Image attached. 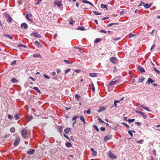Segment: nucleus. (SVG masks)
<instances>
[{
  "mask_svg": "<svg viewBox=\"0 0 160 160\" xmlns=\"http://www.w3.org/2000/svg\"><path fill=\"white\" fill-rule=\"evenodd\" d=\"M128 133L132 137H133V134L131 131L130 130H129L128 131Z\"/></svg>",
  "mask_w": 160,
  "mask_h": 160,
  "instance_id": "obj_46",
  "label": "nucleus"
},
{
  "mask_svg": "<svg viewBox=\"0 0 160 160\" xmlns=\"http://www.w3.org/2000/svg\"><path fill=\"white\" fill-rule=\"evenodd\" d=\"M100 130L102 131H104L105 130V128L104 127H101L100 128Z\"/></svg>",
  "mask_w": 160,
  "mask_h": 160,
  "instance_id": "obj_60",
  "label": "nucleus"
},
{
  "mask_svg": "<svg viewBox=\"0 0 160 160\" xmlns=\"http://www.w3.org/2000/svg\"><path fill=\"white\" fill-rule=\"evenodd\" d=\"M156 45L155 44H153L152 46L150 48V50L151 51L155 47Z\"/></svg>",
  "mask_w": 160,
  "mask_h": 160,
  "instance_id": "obj_58",
  "label": "nucleus"
},
{
  "mask_svg": "<svg viewBox=\"0 0 160 160\" xmlns=\"http://www.w3.org/2000/svg\"><path fill=\"white\" fill-rule=\"evenodd\" d=\"M100 32L101 33L103 32L104 33H107V32L106 31L103 30H101Z\"/></svg>",
  "mask_w": 160,
  "mask_h": 160,
  "instance_id": "obj_63",
  "label": "nucleus"
},
{
  "mask_svg": "<svg viewBox=\"0 0 160 160\" xmlns=\"http://www.w3.org/2000/svg\"><path fill=\"white\" fill-rule=\"evenodd\" d=\"M8 118H9V119H12V118H13V117L12 115L10 114H9V115H8Z\"/></svg>",
  "mask_w": 160,
  "mask_h": 160,
  "instance_id": "obj_45",
  "label": "nucleus"
},
{
  "mask_svg": "<svg viewBox=\"0 0 160 160\" xmlns=\"http://www.w3.org/2000/svg\"><path fill=\"white\" fill-rule=\"evenodd\" d=\"M33 57L34 58H37V57H40L41 58V57L40 54H34L33 55Z\"/></svg>",
  "mask_w": 160,
  "mask_h": 160,
  "instance_id": "obj_33",
  "label": "nucleus"
},
{
  "mask_svg": "<svg viewBox=\"0 0 160 160\" xmlns=\"http://www.w3.org/2000/svg\"><path fill=\"white\" fill-rule=\"evenodd\" d=\"M93 127L94 128H95L96 129V131L97 132H98L99 131V130L97 125H94L93 126Z\"/></svg>",
  "mask_w": 160,
  "mask_h": 160,
  "instance_id": "obj_37",
  "label": "nucleus"
},
{
  "mask_svg": "<svg viewBox=\"0 0 160 160\" xmlns=\"http://www.w3.org/2000/svg\"><path fill=\"white\" fill-rule=\"evenodd\" d=\"M41 1V0H38L35 3L37 5L39 4L40 3Z\"/></svg>",
  "mask_w": 160,
  "mask_h": 160,
  "instance_id": "obj_55",
  "label": "nucleus"
},
{
  "mask_svg": "<svg viewBox=\"0 0 160 160\" xmlns=\"http://www.w3.org/2000/svg\"><path fill=\"white\" fill-rule=\"evenodd\" d=\"M153 70L158 74L160 75V71L157 70L156 68L154 67H152Z\"/></svg>",
  "mask_w": 160,
  "mask_h": 160,
  "instance_id": "obj_25",
  "label": "nucleus"
},
{
  "mask_svg": "<svg viewBox=\"0 0 160 160\" xmlns=\"http://www.w3.org/2000/svg\"><path fill=\"white\" fill-rule=\"evenodd\" d=\"M91 112V110L90 109H88L86 112V113L87 114H89Z\"/></svg>",
  "mask_w": 160,
  "mask_h": 160,
  "instance_id": "obj_62",
  "label": "nucleus"
},
{
  "mask_svg": "<svg viewBox=\"0 0 160 160\" xmlns=\"http://www.w3.org/2000/svg\"><path fill=\"white\" fill-rule=\"evenodd\" d=\"M136 34H133L131 33L129 35V38H131L133 37L134 36H136Z\"/></svg>",
  "mask_w": 160,
  "mask_h": 160,
  "instance_id": "obj_61",
  "label": "nucleus"
},
{
  "mask_svg": "<svg viewBox=\"0 0 160 160\" xmlns=\"http://www.w3.org/2000/svg\"><path fill=\"white\" fill-rule=\"evenodd\" d=\"M33 89L36 91L37 92H38L39 93H41V92L40 90L38 89V88L37 87H34L33 88Z\"/></svg>",
  "mask_w": 160,
  "mask_h": 160,
  "instance_id": "obj_22",
  "label": "nucleus"
},
{
  "mask_svg": "<svg viewBox=\"0 0 160 160\" xmlns=\"http://www.w3.org/2000/svg\"><path fill=\"white\" fill-rule=\"evenodd\" d=\"M154 82H155L154 81L152 80L151 78H149L147 82V83L148 84L152 83Z\"/></svg>",
  "mask_w": 160,
  "mask_h": 160,
  "instance_id": "obj_15",
  "label": "nucleus"
},
{
  "mask_svg": "<svg viewBox=\"0 0 160 160\" xmlns=\"http://www.w3.org/2000/svg\"><path fill=\"white\" fill-rule=\"evenodd\" d=\"M20 138L19 137L16 138L14 142V145L15 146H18L20 142Z\"/></svg>",
  "mask_w": 160,
  "mask_h": 160,
  "instance_id": "obj_8",
  "label": "nucleus"
},
{
  "mask_svg": "<svg viewBox=\"0 0 160 160\" xmlns=\"http://www.w3.org/2000/svg\"><path fill=\"white\" fill-rule=\"evenodd\" d=\"M78 30H82V31H83L85 30V28L83 27L82 26H79L78 28Z\"/></svg>",
  "mask_w": 160,
  "mask_h": 160,
  "instance_id": "obj_35",
  "label": "nucleus"
},
{
  "mask_svg": "<svg viewBox=\"0 0 160 160\" xmlns=\"http://www.w3.org/2000/svg\"><path fill=\"white\" fill-rule=\"evenodd\" d=\"M16 61L14 60L11 63V65L12 66L13 65L16 63Z\"/></svg>",
  "mask_w": 160,
  "mask_h": 160,
  "instance_id": "obj_57",
  "label": "nucleus"
},
{
  "mask_svg": "<svg viewBox=\"0 0 160 160\" xmlns=\"http://www.w3.org/2000/svg\"><path fill=\"white\" fill-rule=\"evenodd\" d=\"M120 38H113V40L114 41H118L120 40Z\"/></svg>",
  "mask_w": 160,
  "mask_h": 160,
  "instance_id": "obj_48",
  "label": "nucleus"
},
{
  "mask_svg": "<svg viewBox=\"0 0 160 160\" xmlns=\"http://www.w3.org/2000/svg\"><path fill=\"white\" fill-rule=\"evenodd\" d=\"M20 114L18 113L15 115V118L17 120L20 119Z\"/></svg>",
  "mask_w": 160,
  "mask_h": 160,
  "instance_id": "obj_29",
  "label": "nucleus"
},
{
  "mask_svg": "<svg viewBox=\"0 0 160 160\" xmlns=\"http://www.w3.org/2000/svg\"><path fill=\"white\" fill-rule=\"evenodd\" d=\"M32 35L36 38H40L41 37V35L37 32H32L30 34V36L32 37Z\"/></svg>",
  "mask_w": 160,
  "mask_h": 160,
  "instance_id": "obj_3",
  "label": "nucleus"
},
{
  "mask_svg": "<svg viewBox=\"0 0 160 160\" xmlns=\"http://www.w3.org/2000/svg\"><path fill=\"white\" fill-rule=\"evenodd\" d=\"M144 140L143 139H142L138 141H137L136 142L137 143H139L140 144H142Z\"/></svg>",
  "mask_w": 160,
  "mask_h": 160,
  "instance_id": "obj_47",
  "label": "nucleus"
},
{
  "mask_svg": "<svg viewBox=\"0 0 160 160\" xmlns=\"http://www.w3.org/2000/svg\"><path fill=\"white\" fill-rule=\"evenodd\" d=\"M122 124L125 126L127 128H129V126L127 124H126L124 122H123L121 123Z\"/></svg>",
  "mask_w": 160,
  "mask_h": 160,
  "instance_id": "obj_56",
  "label": "nucleus"
},
{
  "mask_svg": "<svg viewBox=\"0 0 160 160\" xmlns=\"http://www.w3.org/2000/svg\"><path fill=\"white\" fill-rule=\"evenodd\" d=\"M4 36L7 37L11 39H12V38H13L12 37V36H10V35H9L8 34H4Z\"/></svg>",
  "mask_w": 160,
  "mask_h": 160,
  "instance_id": "obj_38",
  "label": "nucleus"
},
{
  "mask_svg": "<svg viewBox=\"0 0 160 160\" xmlns=\"http://www.w3.org/2000/svg\"><path fill=\"white\" fill-rule=\"evenodd\" d=\"M21 27L22 29L23 28L25 29H26L28 28V26L27 24L25 22H24L21 24Z\"/></svg>",
  "mask_w": 160,
  "mask_h": 160,
  "instance_id": "obj_10",
  "label": "nucleus"
},
{
  "mask_svg": "<svg viewBox=\"0 0 160 160\" xmlns=\"http://www.w3.org/2000/svg\"><path fill=\"white\" fill-rule=\"evenodd\" d=\"M75 98L78 100L80 98V96L79 94H75Z\"/></svg>",
  "mask_w": 160,
  "mask_h": 160,
  "instance_id": "obj_31",
  "label": "nucleus"
},
{
  "mask_svg": "<svg viewBox=\"0 0 160 160\" xmlns=\"http://www.w3.org/2000/svg\"><path fill=\"white\" fill-rule=\"evenodd\" d=\"M80 120L82 121L83 122L84 124H85L86 123L85 119L84 118V117L82 116H81L80 117Z\"/></svg>",
  "mask_w": 160,
  "mask_h": 160,
  "instance_id": "obj_28",
  "label": "nucleus"
},
{
  "mask_svg": "<svg viewBox=\"0 0 160 160\" xmlns=\"http://www.w3.org/2000/svg\"><path fill=\"white\" fill-rule=\"evenodd\" d=\"M5 17L6 18V20L8 22H10L12 20L11 17L7 13L5 14Z\"/></svg>",
  "mask_w": 160,
  "mask_h": 160,
  "instance_id": "obj_5",
  "label": "nucleus"
},
{
  "mask_svg": "<svg viewBox=\"0 0 160 160\" xmlns=\"http://www.w3.org/2000/svg\"><path fill=\"white\" fill-rule=\"evenodd\" d=\"M151 3H150V4H146L144 5L143 6L144 7L146 8H150L151 6Z\"/></svg>",
  "mask_w": 160,
  "mask_h": 160,
  "instance_id": "obj_26",
  "label": "nucleus"
},
{
  "mask_svg": "<svg viewBox=\"0 0 160 160\" xmlns=\"http://www.w3.org/2000/svg\"><path fill=\"white\" fill-rule=\"evenodd\" d=\"M144 79V78L143 77L140 78L138 79V82H143Z\"/></svg>",
  "mask_w": 160,
  "mask_h": 160,
  "instance_id": "obj_32",
  "label": "nucleus"
},
{
  "mask_svg": "<svg viewBox=\"0 0 160 160\" xmlns=\"http://www.w3.org/2000/svg\"><path fill=\"white\" fill-rule=\"evenodd\" d=\"M63 127L62 126H58L57 129L59 132L61 133L62 131Z\"/></svg>",
  "mask_w": 160,
  "mask_h": 160,
  "instance_id": "obj_16",
  "label": "nucleus"
},
{
  "mask_svg": "<svg viewBox=\"0 0 160 160\" xmlns=\"http://www.w3.org/2000/svg\"><path fill=\"white\" fill-rule=\"evenodd\" d=\"M55 3L58 7H60L62 5V4L60 2H55Z\"/></svg>",
  "mask_w": 160,
  "mask_h": 160,
  "instance_id": "obj_34",
  "label": "nucleus"
},
{
  "mask_svg": "<svg viewBox=\"0 0 160 160\" xmlns=\"http://www.w3.org/2000/svg\"><path fill=\"white\" fill-rule=\"evenodd\" d=\"M10 132L12 133H14L15 132V129L14 127H12L10 129Z\"/></svg>",
  "mask_w": 160,
  "mask_h": 160,
  "instance_id": "obj_27",
  "label": "nucleus"
},
{
  "mask_svg": "<svg viewBox=\"0 0 160 160\" xmlns=\"http://www.w3.org/2000/svg\"><path fill=\"white\" fill-rule=\"evenodd\" d=\"M138 107L139 108H141L144 109V107L145 106H143L142 105L140 104H138V105H137Z\"/></svg>",
  "mask_w": 160,
  "mask_h": 160,
  "instance_id": "obj_44",
  "label": "nucleus"
},
{
  "mask_svg": "<svg viewBox=\"0 0 160 160\" xmlns=\"http://www.w3.org/2000/svg\"><path fill=\"white\" fill-rule=\"evenodd\" d=\"M11 81L13 83H17L18 82V80L14 78H12Z\"/></svg>",
  "mask_w": 160,
  "mask_h": 160,
  "instance_id": "obj_24",
  "label": "nucleus"
},
{
  "mask_svg": "<svg viewBox=\"0 0 160 160\" xmlns=\"http://www.w3.org/2000/svg\"><path fill=\"white\" fill-rule=\"evenodd\" d=\"M32 16V15L31 14H27L25 16V17L28 21H29L30 19L29 18L31 17Z\"/></svg>",
  "mask_w": 160,
  "mask_h": 160,
  "instance_id": "obj_20",
  "label": "nucleus"
},
{
  "mask_svg": "<svg viewBox=\"0 0 160 160\" xmlns=\"http://www.w3.org/2000/svg\"><path fill=\"white\" fill-rule=\"evenodd\" d=\"M93 14L95 15H100L101 14V13H99L96 11H93Z\"/></svg>",
  "mask_w": 160,
  "mask_h": 160,
  "instance_id": "obj_39",
  "label": "nucleus"
},
{
  "mask_svg": "<svg viewBox=\"0 0 160 160\" xmlns=\"http://www.w3.org/2000/svg\"><path fill=\"white\" fill-rule=\"evenodd\" d=\"M70 70H71V69L70 68H69V69L66 70L65 71V74H66L67 73H68L69 72Z\"/></svg>",
  "mask_w": 160,
  "mask_h": 160,
  "instance_id": "obj_50",
  "label": "nucleus"
},
{
  "mask_svg": "<svg viewBox=\"0 0 160 160\" xmlns=\"http://www.w3.org/2000/svg\"><path fill=\"white\" fill-rule=\"evenodd\" d=\"M138 69L141 72H145L144 68L142 67H141V66L139 65L138 66Z\"/></svg>",
  "mask_w": 160,
  "mask_h": 160,
  "instance_id": "obj_12",
  "label": "nucleus"
},
{
  "mask_svg": "<svg viewBox=\"0 0 160 160\" xmlns=\"http://www.w3.org/2000/svg\"><path fill=\"white\" fill-rule=\"evenodd\" d=\"M64 136L67 139H68L69 141H71V140L69 138V137L65 134H63Z\"/></svg>",
  "mask_w": 160,
  "mask_h": 160,
  "instance_id": "obj_49",
  "label": "nucleus"
},
{
  "mask_svg": "<svg viewBox=\"0 0 160 160\" xmlns=\"http://www.w3.org/2000/svg\"><path fill=\"white\" fill-rule=\"evenodd\" d=\"M120 102V100H115L114 101V105L116 108L118 107L117 106V103H119Z\"/></svg>",
  "mask_w": 160,
  "mask_h": 160,
  "instance_id": "obj_30",
  "label": "nucleus"
},
{
  "mask_svg": "<svg viewBox=\"0 0 160 160\" xmlns=\"http://www.w3.org/2000/svg\"><path fill=\"white\" fill-rule=\"evenodd\" d=\"M64 62H65L66 63H67V64H72V62H70L69 61L67 60H65L64 61Z\"/></svg>",
  "mask_w": 160,
  "mask_h": 160,
  "instance_id": "obj_42",
  "label": "nucleus"
},
{
  "mask_svg": "<svg viewBox=\"0 0 160 160\" xmlns=\"http://www.w3.org/2000/svg\"><path fill=\"white\" fill-rule=\"evenodd\" d=\"M108 155L109 157L111 159H116L117 158V157H116L115 155H114L111 151H109L108 152Z\"/></svg>",
  "mask_w": 160,
  "mask_h": 160,
  "instance_id": "obj_4",
  "label": "nucleus"
},
{
  "mask_svg": "<svg viewBox=\"0 0 160 160\" xmlns=\"http://www.w3.org/2000/svg\"><path fill=\"white\" fill-rule=\"evenodd\" d=\"M144 109H145V110H146L148 111V112H150V110L147 107H144Z\"/></svg>",
  "mask_w": 160,
  "mask_h": 160,
  "instance_id": "obj_59",
  "label": "nucleus"
},
{
  "mask_svg": "<svg viewBox=\"0 0 160 160\" xmlns=\"http://www.w3.org/2000/svg\"><path fill=\"white\" fill-rule=\"evenodd\" d=\"M70 139L71 140V141H72L73 142H74V138L72 136H71L70 137Z\"/></svg>",
  "mask_w": 160,
  "mask_h": 160,
  "instance_id": "obj_64",
  "label": "nucleus"
},
{
  "mask_svg": "<svg viewBox=\"0 0 160 160\" xmlns=\"http://www.w3.org/2000/svg\"><path fill=\"white\" fill-rule=\"evenodd\" d=\"M108 5H104L103 4H101V8H105L107 10L108 9Z\"/></svg>",
  "mask_w": 160,
  "mask_h": 160,
  "instance_id": "obj_21",
  "label": "nucleus"
},
{
  "mask_svg": "<svg viewBox=\"0 0 160 160\" xmlns=\"http://www.w3.org/2000/svg\"><path fill=\"white\" fill-rule=\"evenodd\" d=\"M112 135L109 134L105 136L104 138V141L105 142H107L108 140L111 139L112 138Z\"/></svg>",
  "mask_w": 160,
  "mask_h": 160,
  "instance_id": "obj_7",
  "label": "nucleus"
},
{
  "mask_svg": "<svg viewBox=\"0 0 160 160\" xmlns=\"http://www.w3.org/2000/svg\"><path fill=\"white\" fill-rule=\"evenodd\" d=\"M92 155L95 156L97 155V152L95 151H94L92 152Z\"/></svg>",
  "mask_w": 160,
  "mask_h": 160,
  "instance_id": "obj_43",
  "label": "nucleus"
},
{
  "mask_svg": "<svg viewBox=\"0 0 160 160\" xmlns=\"http://www.w3.org/2000/svg\"><path fill=\"white\" fill-rule=\"evenodd\" d=\"M101 41V39L100 38H97L95 39L94 42L97 43Z\"/></svg>",
  "mask_w": 160,
  "mask_h": 160,
  "instance_id": "obj_41",
  "label": "nucleus"
},
{
  "mask_svg": "<svg viewBox=\"0 0 160 160\" xmlns=\"http://www.w3.org/2000/svg\"><path fill=\"white\" fill-rule=\"evenodd\" d=\"M71 130V128H67L64 130V132L65 133L68 134Z\"/></svg>",
  "mask_w": 160,
  "mask_h": 160,
  "instance_id": "obj_18",
  "label": "nucleus"
},
{
  "mask_svg": "<svg viewBox=\"0 0 160 160\" xmlns=\"http://www.w3.org/2000/svg\"><path fill=\"white\" fill-rule=\"evenodd\" d=\"M118 24V23H110V24H109L107 26V27H111L112 25H117V24Z\"/></svg>",
  "mask_w": 160,
  "mask_h": 160,
  "instance_id": "obj_36",
  "label": "nucleus"
},
{
  "mask_svg": "<svg viewBox=\"0 0 160 160\" xmlns=\"http://www.w3.org/2000/svg\"><path fill=\"white\" fill-rule=\"evenodd\" d=\"M137 113H139L143 118H144L145 119L148 117L147 115L145 114L144 112L140 111L139 110H136L135 111Z\"/></svg>",
  "mask_w": 160,
  "mask_h": 160,
  "instance_id": "obj_2",
  "label": "nucleus"
},
{
  "mask_svg": "<svg viewBox=\"0 0 160 160\" xmlns=\"http://www.w3.org/2000/svg\"><path fill=\"white\" fill-rule=\"evenodd\" d=\"M65 145L67 148H69L72 146V144L69 142H67L65 143Z\"/></svg>",
  "mask_w": 160,
  "mask_h": 160,
  "instance_id": "obj_19",
  "label": "nucleus"
},
{
  "mask_svg": "<svg viewBox=\"0 0 160 160\" xmlns=\"http://www.w3.org/2000/svg\"><path fill=\"white\" fill-rule=\"evenodd\" d=\"M28 132L27 130L25 129H23L21 131V135L22 136V137L24 138H26V134Z\"/></svg>",
  "mask_w": 160,
  "mask_h": 160,
  "instance_id": "obj_6",
  "label": "nucleus"
},
{
  "mask_svg": "<svg viewBox=\"0 0 160 160\" xmlns=\"http://www.w3.org/2000/svg\"><path fill=\"white\" fill-rule=\"evenodd\" d=\"M35 152V150L34 149H32L28 151L27 152V153L29 155H31L33 154Z\"/></svg>",
  "mask_w": 160,
  "mask_h": 160,
  "instance_id": "obj_9",
  "label": "nucleus"
},
{
  "mask_svg": "<svg viewBox=\"0 0 160 160\" xmlns=\"http://www.w3.org/2000/svg\"><path fill=\"white\" fill-rule=\"evenodd\" d=\"M35 44L36 45H37L38 47H42V45L38 41H36L35 42Z\"/></svg>",
  "mask_w": 160,
  "mask_h": 160,
  "instance_id": "obj_23",
  "label": "nucleus"
},
{
  "mask_svg": "<svg viewBox=\"0 0 160 160\" xmlns=\"http://www.w3.org/2000/svg\"><path fill=\"white\" fill-rule=\"evenodd\" d=\"M82 2L85 3L89 4L91 5L92 6V7H94V5L91 2L89 1L85 0H83L82 1Z\"/></svg>",
  "mask_w": 160,
  "mask_h": 160,
  "instance_id": "obj_14",
  "label": "nucleus"
},
{
  "mask_svg": "<svg viewBox=\"0 0 160 160\" xmlns=\"http://www.w3.org/2000/svg\"><path fill=\"white\" fill-rule=\"evenodd\" d=\"M89 75L92 77H95L97 76V73H89Z\"/></svg>",
  "mask_w": 160,
  "mask_h": 160,
  "instance_id": "obj_17",
  "label": "nucleus"
},
{
  "mask_svg": "<svg viewBox=\"0 0 160 160\" xmlns=\"http://www.w3.org/2000/svg\"><path fill=\"white\" fill-rule=\"evenodd\" d=\"M43 76L45 78H46L47 79H49L50 78L49 76H48V75H46L45 74H43Z\"/></svg>",
  "mask_w": 160,
  "mask_h": 160,
  "instance_id": "obj_53",
  "label": "nucleus"
},
{
  "mask_svg": "<svg viewBox=\"0 0 160 160\" xmlns=\"http://www.w3.org/2000/svg\"><path fill=\"white\" fill-rule=\"evenodd\" d=\"M135 124L138 126H139L142 125V123L139 122H135Z\"/></svg>",
  "mask_w": 160,
  "mask_h": 160,
  "instance_id": "obj_51",
  "label": "nucleus"
},
{
  "mask_svg": "<svg viewBox=\"0 0 160 160\" xmlns=\"http://www.w3.org/2000/svg\"><path fill=\"white\" fill-rule=\"evenodd\" d=\"M135 120L134 119H128V121L129 122H133Z\"/></svg>",
  "mask_w": 160,
  "mask_h": 160,
  "instance_id": "obj_52",
  "label": "nucleus"
},
{
  "mask_svg": "<svg viewBox=\"0 0 160 160\" xmlns=\"http://www.w3.org/2000/svg\"><path fill=\"white\" fill-rule=\"evenodd\" d=\"M33 118V117L32 116H30L28 119V121H30Z\"/></svg>",
  "mask_w": 160,
  "mask_h": 160,
  "instance_id": "obj_54",
  "label": "nucleus"
},
{
  "mask_svg": "<svg viewBox=\"0 0 160 160\" xmlns=\"http://www.w3.org/2000/svg\"><path fill=\"white\" fill-rule=\"evenodd\" d=\"M105 109L106 108L104 106H101L100 107L99 109L98 110V112H100L104 111Z\"/></svg>",
  "mask_w": 160,
  "mask_h": 160,
  "instance_id": "obj_13",
  "label": "nucleus"
},
{
  "mask_svg": "<svg viewBox=\"0 0 160 160\" xmlns=\"http://www.w3.org/2000/svg\"><path fill=\"white\" fill-rule=\"evenodd\" d=\"M98 118L99 122L105 123L102 120L101 118L98 117Z\"/></svg>",
  "mask_w": 160,
  "mask_h": 160,
  "instance_id": "obj_40",
  "label": "nucleus"
},
{
  "mask_svg": "<svg viewBox=\"0 0 160 160\" xmlns=\"http://www.w3.org/2000/svg\"><path fill=\"white\" fill-rule=\"evenodd\" d=\"M110 61L113 64H115L116 62V58L115 57H112L110 59Z\"/></svg>",
  "mask_w": 160,
  "mask_h": 160,
  "instance_id": "obj_11",
  "label": "nucleus"
},
{
  "mask_svg": "<svg viewBox=\"0 0 160 160\" xmlns=\"http://www.w3.org/2000/svg\"><path fill=\"white\" fill-rule=\"evenodd\" d=\"M120 79L118 78H115L112 79V81L109 82V85L112 86L116 84L120 83Z\"/></svg>",
  "mask_w": 160,
  "mask_h": 160,
  "instance_id": "obj_1",
  "label": "nucleus"
}]
</instances>
